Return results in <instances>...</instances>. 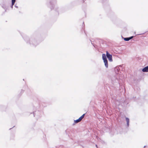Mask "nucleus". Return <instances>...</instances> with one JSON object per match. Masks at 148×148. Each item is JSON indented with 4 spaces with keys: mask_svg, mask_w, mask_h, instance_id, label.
<instances>
[{
    "mask_svg": "<svg viewBox=\"0 0 148 148\" xmlns=\"http://www.w3.org/2000/svg\"><path fill=\"white\" fill-rule=\"evenodd\" d=\"M106 56L104 54H103L102 55V59L103 60L105 66L106 68H108V61L106 58V56L108 59V60L110 62L112 61V55L110 54L108 51L106 52Z\"/></svg>",
    "mask_w": 148,
    "mask_h": 148,
    "instance_id": "obj_1",
    "label": "nucleus"
},
{
    "mask_svg": "<svg viewBox=\"0 0 148 148\" xmlns=\"http://www.w3.org/2000/svg\"><path fill=\"white\" fill-rule=\"evenodd\" d=\"M84 115H85V114H83L80 117H79L78 119H77L76 120H75L74 121L75 123H77L80 122L82 119L84 117Z\"/></svg>",
    "mask_w": 148,
    "mask_h": 148,
    "instance_id": "obj_2",
    "label": "nucleus"
},
{
    "mask_svg": "<svg viewBox=\"0 0 148 148\" xmlns=\"http://www.w3.org/2000/svg\"><path fill=\"white\" fill-rule=\"evenodd\" d=\"M142 71L143 72H148V66L144 67L142 69Z\"/></svg>",
    "mask_w": 148,
    "mask_h": 148,
    "instance_id": "obj_3",
    "label": "nucleus"
},
{
    "mask_svg": "<svg viewBox=\"0 0 148 148\" xmlns=\"http://www.w3.org/2000/svg\"><path fill=\"white\" fill-rule=\"evenodd\" d=\"M133 36H132L130 37L129 38H124V39L125 41H128L129 40L132 38H133Z\"/></svg>",
    "mask_w": 148,
    "mask_h": 148,
    "instance_id": "obj_4",
    "label": "nucleus"
},
{
    "mask_svg": "<svg viewBox=\"0 0 148 148\" xmlns=\"http://www.w3.org/2000/svg\"><path fill=\"white\" fill-rule=\"evenodd\" d=\"M126 120L127 121V126H129V119L127 118H126Z\"/></svg>",
    "mask_w": 148,
    "mask_h": 148,
    "instance_id": "obj_5",
    "label": "nucleus"
},
{
    "mask_svg": "<svg viewBox=\"0 0 148 148\" xmlns=\"http://www.w3.org/2000/svg\"><path fill=\"white\" fill-rule=\"evenodd\" d=\"M16 0H12V5L11 7L12 8L13 5L14 4Z\"/></svg>",
    "mask_w": 148,
    "mask_h": 148,
    "instance_id": "obj_6",
    "label": "nucleus"
},
{
    "mask_svg": "<svg viewBox=\"0 0 148 148\" xmlns=\"http://www.w3.org/2000/svg\"><path fill=\"white\" fill-rule=\"evenodd\" d=\"M15 7H16V8H18V7H17V6H16V5H15Z\"/></svg>",
    "mask_w": 148,
    "mask_h": 148,
    "instance_id": "obj_7",
    "label": "nucleus"
}]
</instances>
